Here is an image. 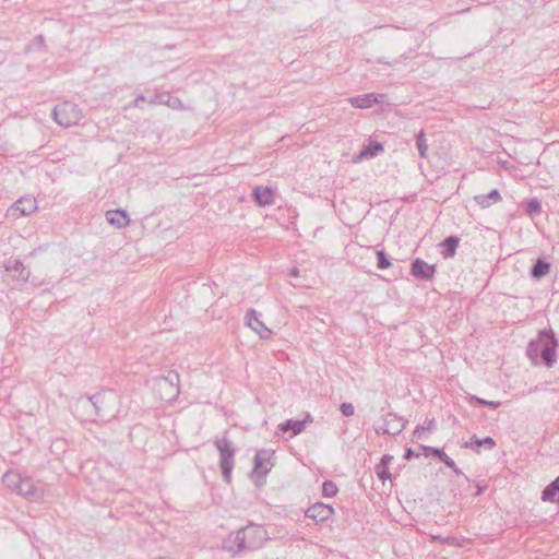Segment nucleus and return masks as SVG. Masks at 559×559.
Listing matches in <instances>:
<instances>
[{"mask_svg": "<svg viewBox=\"0 0 559 559\" xmlns=\"http://www.w3.org/2000/svg\"><path fill=\"white\" fill-rule=\"evenodd\" d=\"M252 198L259 206H267L274 203V191L270 187L258 186L253 189Z\"/></svg>", "mask_w": 559, "mask_h": 559, "instance_id": "nucleus-16", "label": "nucleus"}, {"mask_svg": "<svg viewBox=\"0 0 559 559\" xmlns=\"http://www.w3.org/2000/svg\"><path fill=\"white\" fill-rule=\"evenodd\" d=\"M420 448L426 456L432 454L438 457V460L445 466L451 468L456 475L463 474L462 471L456 466L455 462L442 449L430 445H420Z\"/></svg>", "mask_w": 559, "mask_h": 559, "instance_id": "nucleus-14", "label": "nucleus"}, {"mask_svg": "<svg viewBox=\"0 0 559 559\" xmlns=\"http://www.w3.org/2000/svg\"><path fill=\"white\" fill-rule=\"evenodd\" d=\"M384 151L383 144L378 141H370L367 145H365L359 152L357 159H369L374 158L381 152Z\"/></svg>", "mask_w": 559, "mask_h": 559, "instance_id": "nucleus-20", "label": "nucleus"}, {"mask_svg": "<svg viewBox=\"0 0 559 559\" xmlns=\"http://www.w3.org/2000/svg\"><path fill=\"white\" fill-rule=\"evenodd\" d=\"M82 116L80 107L68 100L56 105L52 109L55 121L66 128L78 124Z\"/></svg>", "mask_w": 559, "mask_h": 559, "instance_id": "nucleus-5", "label": "nucleus"}, {"mask_svg": "<svg viewBox=\"0 0 559 559\" xmlns=\"http://www.w3.org/2000/svg\"><path fill=\"white\" fill-rule=\"evenodd\" d=\"M413 51H414V49L411 48L409 52L402 53L397 59H394L393 61H389L383 58V59H380L379 62L383 63V64L394 66V64L401 63V62L407 60L408 58H411L409 53Z\"/></svg>", "mask_w": 559, "mask_h": 559, "instance_id": "nucleus-34", "label": "nucleus"}, {"mask_svg": "<svg viewBox=\"0 0 559 559\" xmlns=\"http://www.w3.org/2000/svg\"><path fill=\"white\" fill-rule=\"evenodd\" d=\"M338 488L332 480H324L322 484V495L325 498H333L337 495Z\"/></svg>", "mask_w": 559, "mask_h": 559, "instance_id": "nucleus-30", "label": "nucleus"}, {"mask_svg": "<svg viewBox=\"0 0 559 559\" xmlns=\"http://www.w3.org/2000/svg\"><path fill=\"white\" fill-rule=\"evenodd\" d=\"M436 273V264H428L420 258H416L411 264V274L416 280L429 282L432 281Z\"/></svg>", "mask_w": 559, "mask_h": 559, "instance_id": "nucleus-8", "label": "nucleus"}, {"mask_svg": "<svg viewBox=\"0 0 559 559\" xmlns=\"http://www.w3.org/2000/svg\"><path fill=\"white\" fill-rule=\"evenodd\" d=\"M433 424H435V420L433 418L432 419H429L425 426V429H428V430H431L433 428Z\"/></svg>", "mask_w": 559, "mask_h": 559, "instance_id": "nucleus-44", "label": "nucleus"}, {"mask_svg": "<svg viewBox=\"0 0 559 559\" xmlns=\"http://www.w3.org/2000/svg\"><path fill=\"white\" fill-rule=\"evenodd\" d=\"M84 406L94 407V417L96 420H110L116 417L117 395L112 391L98 392L88 400L83 401Z\"/></svg>", "mask_w": 559, "mask_h": 559, "instance_id": "nucleus-3", "label": "nucleus"}, {"mask_svg": "<svg viewBox=\"0 0 559 559\" xmlns=\"http://www.w3.org/2000/svg\"><path fill=\"white\" fill-rule=\"evenodd\" d=\"M333 513L334 509L330 504L322 502H316L305 512L307 518L312 519L318 524L329 520Z\"/></svg>", "mask_w": 559, "mask_h": 559, "instance_id": "nucleus-10", "label": "nucleus"}, {"mask_svg": "<svg viewBox=\"0 0 559 559\" xmlns=\"http://www.w3.org/2000/svg\"><path fill=\"white\" fill-rule=\"evenodd\" d=\"M469 402L476 403V404L483 405V406H488L493 409L498 408L501 405V403L499 401H487V400L478 397L476 395H471Z\"/></svg>", "mask_w": 559, "mask_h": 559, "instance_id": "nucleus-33", "label": "nucleus"}, {"mask_svg": "<svg viewBox=\"0 0 559 559\" xmlns=\"http://www.w3.org/2000/svg\"><path fill=\"white\" fill-rule=\"evenodd\" d=\"M415 40L417 41V47L419 46V41L423 40V34L421 33H416L415 34Z\"/></svg>", "mask_w": 559, "mask_h": 559, "instance_id": "nucleus-45", "label": "nucleus"}, {"mask_svg": "<svg viewBox=\"0 0 559 559\" xmlns=\"http://www.w3.org/2000/svg\"><path fill=\"white\" fill-rule=\"evenodd\" d=\"M219 456V468L223 479L226 484H231V474L235 466V455L237 448L227 438V432L222 438H215L213 441Z\"/></svg>", "mask_w": 559, "mask_h": 559, "instance_id": "nucleus-4", "label": "nucleus"}, {"mask_svg": "<svg viewBox=\"0 0 559 559\" xmlns=\"http://www.w3.org/2000/svg\"><path fill=\"white\" fill-rule=\"evenodd\" d=\"M542 500L559 502V476L542 491Z\"/></svg>", "mask_w": 559, "mask_h": 559, "instance_id": "nucleus-22", "label": "nucleus"}, {"mask_svg": "<svg viewBox=\"0 0 559 559\" xmlns=\"http://www.w3.org/2000/svg\"><path fill=\"white\" fill-rule=\"evenodd\" d=\"M3 483L13 490H17V486L20 485V481L22 479L21 475L14 472H7L3 475Z\"/></svg>", "mask_w": 559, "mask_h": 559, "instance_id": "nucleus-26", "label": "nucleus"}, {"mask_svg": "<svg viewBox=\"0 0 559 559\" xmlns=\"http://www.w3.org/2000/svg\"><path fill=\"white\" fill-rule=\"evenodd\" d=\"M274 454L275 451L271 449H261L255 452L250 478L253 479L257 487H261L265 484V477L273 466V463H271V466L267 467L265 463H269Z\"/></svg>", "mask_w": 559, "mask_h": 559, "instance_id": "nucleus-6", "label": "nucleus"}, {"mask_svg": "<svg viewBox=\"0 0 559 559\" xmlns=\"http://www.w3.org/2000/svg\"><path fill=\"white\" fill-rule=\"evenodd\" d=\"M460 241L461 239L455 236V235H450L448 237H445L441 242H440V248H441V255L443 259H450V258H453L456 253V249L460 245Z\"/></svg>", "mask_w": 559, "mask_h": 559, "instance_id": "nucleus-18", "label": "nucleus"}, {"mask_svg": "<svg viewBox=\"0 0 559 559\" xmlns=\"http://www.w3.org/2000/svg\"><path fill=\"white\" fill-rule=\"evenodd\" d=\"M5 269L8 271H20L21 270V276L24 277L23 275V271L25 270L23 263L20 261V260H13V261H9L8 264L5 265Z\"/></svg>", "mask_w": 559, "mask_h": 559, "instance_id": "nucleus-36", "label": "nucleus"}, {"mask_svg": "<svg viewBox=\"0 0 559 559\" xmlns=\"http://www.w3.org/2000/svg\"><path fill=\"white\" fill-rule=\"evenodd\" d=\"M308 421H312V419H311L309 414L307 415V419H304V420L287 419V420L281 423L277 426L276 433L277 435H280V433L285 435L287 432H290L289 438H293V437L301 433L305 430L306 424Z\"/></svg>", "mask_w": 559, "mask_h": 559, "instance_id": "nucleus-11", "label": "nucleus"}, {"mask_svg": "<svg viewBox=\"0 0 559 559\" xmlns=\"http://www.w3.org/2000/svg\"><path fill=\"white\" fill-rule=\"evenodd\" d=\"M245 319L247 325L257 332L262 340H267L273 334V332L261 321V313L254 309H249Z\"/></svg>", "mask_w": 559, "mask_h": 559, "instance_id": "nucleus-9", "label": "nucleus"}, {"mask_svg": "<svg viewBox=\"0 0 559 559\" xmlns=\"http://www.w3.org/2000/svg\"><path fill=\"white\" fill-rule=\"evenodd\" d=\"M88 400V396H81L75 403L76 412H81L84 420L96 421L94 417V407L84 406L83 401Z\"/></svg>", "mask_w": 559, "mask_h": 559, "instance_id": "nucleus-24", "label": "nucleus"}, {"mask_svg": "<svg viewBox=\"0 0 559 559\" xmlns=\"http://www.w3.org/2000/svg\"><path fill=\"white\" fill-rule=\"evenodd\" d=\"M558 340L551 328L538 331L537 337L528 342L526 355L533 365L551 368L557 361Z\"/></svg>", "mask_w": 559, "mask_h": 559, "instance_id": "nucleus-1", "label": "nucleus"}, {"mask_svg": "<svg viewBox=\"0 0 559 559\" xmlns=\"http://www.w3.org/2000/svg\"><path fill=\"white\" fill-rule=\"evenodd\" d=\"M142 102H145V97H144L143 95H140V96H138V97L133 100V104H134V106H136V107H138V106H140V103H142Z\"/></svg>", "mask_w": 559, "mask_h": 559, "instance_id": "nucleus-42", "label": "nucleus"}, {"mask_svg": "<svg viewBox=\"0 0 559 559\" xmlns=\"http://www.w3.org/2000/svg\"><path fill=\"white\" fill-rule=\"evenodd\" d=\"M377 267L379 270H385L391 266V260L389 255L383 250H377Z\"/></svg>", "mask_w": 559, "mask_h": 559, "instance_id": "nucleus-31", "label": "nucleus"}, {"mask_svg": "<svg viewBox=\"0 0 559 559\" xmlns=\"http://www.w3.org/2000/svg\"><path fill=\"white\" fill-rule=\"evenodd\" d=\"M299 275V269L298 267H293L290 271H289V276H294V277H297Z\"/></svg>", "mask_w": 559, "mask_h": 559, "instance_id": "nucleus-43", "label": "nucleus"}, {"mask_svg": "<svg viewBox=\"0 0 559 559\" xmlns=\"http://www.w3.org/2000/svg\"><path fill=\"white\" fill-rule=\"evenodd\" d=\"M495 447L496 441L491 437L478 438L476 435L462 444V448L471 449L475 453H480L481 448L492 450Z\"/></svg>", "mask_w": 559, "mask_h": 559, "instance_id": "nucleus-15", "label": "nucleus"}, {"mask_svg": "<svg viewBox=\"0 0 559 559\" xmlns=\"http://www.w3.org/2000/svg\"><path fill=\"white\" fill-rule=\"evenodd\" d=\"M419 453L415 452L412 448H406L404 452V460L409 461L413 457H418Z\"/></svg>", "mask_w": 559, "mask_h": 559, "instance_id": "nucleus-39", "label": "nucleus"}, {"mask_svg": "<svg viewBox=\"0 0 559 559\" xmlns=\"http://www.w3.org/2000/svg\"><path fill=\"white\" fill-rule=\"evenodd\" d=\"M16 492L31 500H38L44 495L43 488L37 486L31 478L27 477H22L20 485L17 486Z\"/></svg>", "mask_w": 559, "mask_h": 559, "instance_id": "nucleus-12", "label": "nucleus"}, {"mask_svg": "<svg viewBox=\"0 0 559 559\" xmlns=\"http://www.w3.org/2000/svg\"><path fill=\"white\" fill-rule=\"evenodd\" d=\"M340 411H341L343 416L349 417V416L354 415L355 407H354V405L352 403L344 402V403L341 404Z\"/></svg>", "mask_w": 559, "mask_h": 559, "instance_id": "nucleus-37", "label": "nucleus"}, {"mask_svg": "<svg viewBox=\"0 0 559 559\" xmlns=\"http://www.w3.org/2000/svg\"><path fill=\"white\" fill-rule=\"evenodd\" d=\"M405 428L404 424H396V427H386L384 424L383 426H379L374 428V431L377 435H399L402 432V430Z\"/></svg>", "mask_w": 559, "mask_h": 559, "instance_id": "nucleus-28", "label": "nucleus"}, {"mask_svg": "<svg viewBox=\"0 0 559 559\" xmlns=\"http://www.w3.org/2000/svg\"><path fill=\"white\" fill-rule=\"evenodd\" d=\"M525 211L531 216H537L542 213V204L537 198L527 200L525 204Z\"/></svg>", "mask_w": 559, "mask_h": 559, "instance_id": "nucleus-27", "label": "nucleus"}, {"mask_svg": "<svg viewBox=\"0 0 559 559\" xmlns=\"http://www.w3.org/2000/svg\"><path fill=\"white\" fill-rule=\"evenodd\" d=\"M151 104H160L166 105L171 108L181 107V102L177 97H171L170 95H155L151 102Z\"/></svg>", "mask_w": 559, "mask_h": 559, "instance_id": "nucleus-23", "label": "nucleus"}, {"mask_svg": "<svg viewBox=\"0 0 559 559\" xmlns=\"http://www.w3.org/2000/svg\"><path fill=\"white\" fill-rule=\"evenodd\" d=\"M392 460H393L392 455L383 454L381 460H380V463L378 465L382 466V467H389V464L392 462Z\"/></svg>", "mask_w": 559, "mask_h": 559, "instance_id": "nucleus-40", "label": "nucleus"}, {"mask_svg": "<svg viewBox=\"0 0 559 559\" xmlns=\"http://www.w3.org/2000/svg\"><path fill=\"white\" fill-rule=\"evenodd\" d=\"M401 419L402 418L399 417L396 414L389 413L385 416L384 421H385L386 427H396V424H400Z\"/></svg>", "mask_w": 559, "mask_h": 559, "instance_id": "nucleus-38", "label": "nucleus"}, {"mask_svg": "<svg viewBox=\"0 0 559 559\" xmlns=\"http://www.w3.org/2000/svg\"><path fill=\"white\" fill-rule=\"evenodd\" d=\"M105 215L107 222L119 229L128 226L130 223L128 213L121 209L109 210Z\"/></svg>", "mask_w": 559, "mask_h": 559, "instance_id": "nucleus-17", "label": "nucleus"}, {"mask_svg": "<svg viewBox=\"0 0 559 559\" xmlns=\"http://www.w3.org/2000/svg\"><path fill=\"white\" fill-rule=\"evenodd\" d=\"M45 37L44 35L39 34L35 37V39L29 43L26 47V51H39V50H45Z\"/></svg>", "mask_w": 559, "mask_h": 559, "instance_id": "nucleus-32", "label": "nucleus"}, {"mask_svg": "<svg viewBox=\"0 0 559 559\" xmlns=\"http://www.w3.org/2000/svg\"><path fill=\"white\" fill-rule=\"evenodd\" d=\"M425 430V426H417L414 430V436L420 438L421 432Z\"/></svg>", "mask_w": 559, "mask_h": 559, "instance_id": "nucleus-41", "label": "nucleus"}, {"mask_svg": "<svg viewBox=\"0 0 559 559\" xmlns=\"http://www.w3.org/2000/svg\"><path fill=\"white\" fill-rule=\"evenodd\" d=\"M36 210L37 201L34 197H22L7 210V217L17 219L31 215Z\"/></svg>", "mask_w": 559, "mask_h": 559, "instance_id": "nucleus-7", "label": "nucleus"}, {"mask_svg": "<svg viewBox=\"0 0 559 559\" xmlns=\"http://www.w3.org/2000/svg\"><path fill=\"white\" fill-rule=\"evenodd\" d=\"M160 382L171 386L176 394L179 392V374L176 371H169L167 376L160 379Z\"/></svg>", "mask_w": 559, "mask_h": 559, "instance_id": "nucleus-29", "label": "nucleus"}, {"mask_svg": "<svg viewBox=\"0 0 559 559\" xmlns=\"http://www.w3.org/2000/svg\"><path fill=\"white\" fill-rule=\"evenodd\" d=\"M550 269L551 263L548 260H546V258H538L535 260L530 270V276L535 281H539L540 278L549 274Z\"/></svg>", "mask_w": 559, "mask_h": 559, "instance_id": "nucleus-19", "label": "nucleus"}, {"mask_svg": "<svg viewBox=\"0 0 559 559\" xmlns=\"http://www.w3.org/2000/svg\"><path fill=\"white\" fill-rule=\"evenodd\" d=\"M474 201L481 209L489 207L492 203L501 201V195L498 189H492L487 194H478L474 197Z\"/></svg>", "mask_w": 559, "mask_h": 559, "instance_id": "nucleus-21", "label": "nucleus"}, {"mask_svg": "<svg viewBox=\"0 0 559 559\" xmlns=\"http://www.w3.org/2000/svg\"><path fill=\"white\" fill-rule=\"evenodd\" d=\"M374 472H376L378 478L381 479L382 481H385L386 479H391V477H392V474L390 473L389 467H382V466L377 465L374 468Z\"/></svg>", "mask_w": 559, "mask_h": 559, "instance_id": "nucleus-35", "label": "nucleus"}, {"mask_svg": "<svg viewBox=\"0 0 559 559\" xmlns=\"http://www.w3.org/2000/svg\"><path fill=\"white\" fill-rule=\"evenodd\" d=\"M383 97H384L383 94L367 93V94L352 97V98H349V102H350L352 106L355 108L366 109V108H370L373 105L382 104Z\"/></svg>", "mask_w": 559, "mask_h": 559, "instance_id": "nucleus-13", "label": "nucleus"}, {"mask_svg": "<svg viewBox=\"0 0 559 559\" xmlns=\"http://www.w3.org/2000/svg\"><path fill=\"white\" fill-rule=\"evenodd\" d=\"M416 146L418 150V154L421 158H426L428 156V144L426 140V134L424 130H420L416 134Z\"/></svg>", "mask_w": 559, "mask_h": 559, "instance_id": "nucleus-25", "label": "nucleus"}, {"mask_svg": "<svg viewBox=\"0 0 559 559\" xmlns=\"http://www.w3.org/2000/svg\"><path fill=\"white\" fill-rule=\"evenodd\" d=\"M269 538L262 525L249 523L225 540V548L235 555L243 550L254 551L262 548Z\"/></svg>", "mask_w": 559, "mask_h": 559, "instance_id": "nucleus-2", "label": "nucleus"}]
</instances>
